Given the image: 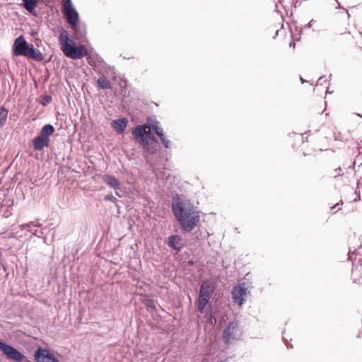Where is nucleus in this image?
<instances>
[{
    "label": "nucleus",
    "instance_id": "nucleus-23",
    "mask_svg": "<svg viewBox=\"0 0 362 362\" xmlns=\"http://www.w3.org/2000/svg\"><path fill=\"white\" fill-rule=\"evenodd\" d=\"M34 224V222L33 221H30L27 223H24V224H21L20 226V228L21 229L23 230H25V229H28L29 231H32V230L30 229V227Z\"/></svg>",
    "mask_w": 362,
    "mask_h": 362
},
{
    "label": "nucleus",
    "instance_id": "nucleus-14",
    "mask_svg": "<svg viewBox=\"0 0 362 362\" xmlns=\"http://www.w3.org/2000/svg\"><path fill=\"white\" fill-rule=\"evenodd\" d=\"M155 133L160 138V142L165 146V148H171V141L164 134L163 128H155Z\"/></svg>",
    "mask_w": 362,
    "mask_h": 362
},
{
    "label": "nucleus",
    "instance_id": "nucleus-9",
    "mask_svg": "<svg viewBox=\"0 0 362 362\" xmlns=\"http://www.w3.org/2000/svg\"><path fill=\"white\" fill-rule=\"evenodd\" d=\"M34 359L36 362H59L50 351L41 347L35 351Z\"/></svg>",
    "mask_w": 362,
    "mask_h": 362
},
{
    "label": "nucleus",
    "instance_id": "nucleus-45",
    "mask_svg": "<svg viewBox=\"0 0 362 362\" xmlns=\"http://www.w3.org/2000/svg\"><path fill=\"white\" fill-rule=\"evenodd\" d=\"M44 243H46V238H44Z\"/></svg>",
    "mask_w": 362,
    "mask_h": 362
},
{
    "label": "nucleus",
    "instance_id": "nucleus-10",
    "mask_svg": "<svg viewBox=\"0 0 362 362\" xmlns=\"http://www.w3.org/2000/svg\"><path fill=\"white\" fill-rule=\"evenodd\" d=\"M49 142V138H45L40 134L34 137L32 140L34 149L38 151H41L45 147H48Z\"/></svg>",
    "mask_w": 362,
    "mask_h": 362
},
{
    "label": "nucleus",
    "instance_id": "nucleus-29",
    "mask_svg": "<svg viewBox=\"0 0 362 362\" xmlns=\"http://www.w3.org/2000/svg\"><path fill=\"white\" fill-rule=\"evenodd\" d=\"M115 194L118 196L119 197H122V195L119 194V192L117 189H115Z\"/></svg>",
    "mask_w": 362,
    "mask_h": 362
},
{
    "label": "nucleus",
    "instance_id": "nucleus-38",
    "mask_svg": "<svg viewBox=\"0 0 362 362\" xmlns=\"http://www.w3.org/2000/svg\"><path fill=\"white\" fill-rule=\"evenodd\" d=\"M323 78V76L319 78L318 81H321Z\"/></svg>",
    "mask_w": 362,
    "mask_h": 362
},
{
    "label": "nucleus",
    "instance_id": "nucleus-42",
    "mask_svg": "<svg viewBox=\"0 0 362 362\" xmlns=\"http://www.w3.org/2000/svg\"><path fill=\"white\" fill-rule=\"evenodd\" d=\"M326 93H331L332 92H330V90H327V92H326Z\"/></svg>",
    "mask_w": 362,
    "mask_h": 362
},
{
    "label": "nucleus",
    "instance_id": "nucleus-20",
    "mask_svg": "<svg viewBox=\"0 0 362 362\" xmlns=\"http://www.w3.org/2000/svg\"><path fill=\"white\" fill-rule=\"evenodd\" d=\"M144 125H146L148 127L147 130H153L155 132V128H161L159 126V122L156 119H151L148 118L147 121V124H144Z\"/></svg>",
    "mask_w": 362,
    "mask_h": 362
},
{
    "label": "nucleus",
    "instance_id": "nucleus-27",
    "mask_svg": "<svg viewBox=\"0 0 362 362\" xmlns=\"http://www.w3.org/2000/svg\"><path fill=\"white\" fill-rule=\"evenodd\" d=\"M95 61L98 63L105 64L104 59L97 53H95Z\"/></svg>",
    "mask_w": 362,
    "mask_h": 362
},
{
    "label": "nucleus",
    "instance_id": "nucleus-41",
    "mask_svg": "<svg viewBox=\"0 0 362 362\" xmlns=\"http://www.w3.org/2000/svg\"><path fill=\"white\" fill-rule=\"evenodd\" d=\"M290 46H293V47H295V45L292 44L291 42L290 43Z\"/></svg>",
    "mask_w": 362,
    "mask_h": 362
},
{
    "label": "nucleus",
    "instance_id": "nucleus-32",
    "mask_svg": "<svg viewBox=\"0 0 362 362\" xmlns=\"http://www.w3.org/2000/svg\"><path fill=\"white\" fill-rule=\"evenodd\" d=\"M362 336V332H359L357 334V337H361Z\"/></svg>",
    "mask_w": 362,
    "mask_h": 362
},
{
    "label": "nucleus",
    "instance_id": "nucleus-39",
    "mask_svg": "<svg viewBox=\"0 0 362 362\" xmlns=\"http://www.w3.org/2000/svg\"><path fill=\"white\" fill-rule=\"evenodd\" d=\"M290 46H293V47H295V45L292 44L291 42L290 43Z\"/></svg>",
    "mask_w": 362,
    "mask_h": 362
},
{
    "label": "nucleus",
    "instance_id": "nucleus-7",
    "mask_svg": "<svg viewBox=\"0 0 362 362\" xmlns=\"http://www.w3.org/2000/svg\"><path fill=\"white\" fill-rule=\"evenodd\" d=\"M0 350L9 359L16 362H21L24 358V355L13 346L0 341Z\"/></svg>",
    "mask_w": 362,
    "mask_h": 362
},
{
    "label": "nucleus",
    "instance_id": "nucleus-19",
    "mask_svg": "<svg viewBox=\"0 0 362 362\" xmlns=\"http://www.w3.org/2000/svg\"><path fill=\"white\" fill-rule=\"evenodd\" d=\"M97 86L103 90H108L112 88L111 83L105 76H101L97 80Z\"/></svg>",
    "mask_w": 362,
    "mask_h": 362
},
{
    "label": "nucleus",
    "instance_id": "nucleus-1",
    "mask_svg": "<svg viewBox=\"0 0 362 362\" xmlns=\"http://www.w3.org/2000/svg\"><path fill=\"white\" fill-rule=\"evenodd\" d=\"M171 209L185 232H191L199 222V211L190 200L183 196L175 194L172 197Z\"/></svg>",
    "mask_w": 362,
    "mask_h": 362
},
{
    "label": "nucleus",
    "instance_id": "nucleus-21",
    "mask_svg": "<svg viewBox=\"0 0 362 362\" xmlns=\"http://www.w3.org/2000/svg\"><path fill=\"white\" fill-rule=\"evenodd\" d=\"M7 117L8 110L4 107H0V128L5 124Z\"/></svg>",
    "mask_w": 362,
    "mask_h": 362
},
{
    "label": "nucleus",
    "instance_id": "nucleus-16",
    "mask_svg": "<svg viewBox=\"0 0 362 362\" xmlns=\"http://www.w3.org/2000/svg\"><path fill=\"white\" fill-rule=\"evenodd\" d=\"M55 129L52 124L44 125L39 133V134L45 138H49L51 135L54 134Z\"/></svg>",
    "mask_w": 362,
    "mask_h": 362
},
{
    "label": "nucleus",
    "instance_id": "nucleus-22",
    "mask_svg": "<svg viewBox=\"0 0 362 362\" xmlns=\"http://www.w3.org/2000/svg\"><path fill=\"white\" fill-rule=\"evenodd\" d=\"M52 101V97L49 95H45L41 101L43 106H47Z\"/></svg>",
    "mask_w": 362,
    "mask_h": 362
},
{
    "label": "nucleus",
    "instance_id": "nucleus-17",
    "mask_svg": "<svg viewBox=\"0 0 362 362\" xmlns=\"http://www.w3.org/2000/svg\"><path fill=\"white\" fill-rule=\"evenodd\" d=\"M104 182L110 187L117 189L119 185V181L112 175H105L104 176Z\"/></svg>",
    "mask_w": 362,
    "mask_h": 362
},
{
    "label": "nucleus",
    "instance_id": "nucleus-36",
    "mask_svg": "<svg viewBox=\"0 0 362 362\" xmlns=\"http://www.w3.org/2000/svg\"><path fill=\"white\" fill-rule=\"evenodd\" d=\"M300 136H301V139H302V141H303V139H304V134H300Z\"/></svg>",
    "mask_w": 362,
    "mask_h": 362
},
{
    "label": "nucleus",
    "instance_id": "nucleus-33",
    "mask_svg": "<svg viewBox=\"0 0 362 362\" xmlns=\"http://www.w3.org/2000/svg\"><path fill=\"white\" fill-rule=\"evenodd\" d=\"M228 359H229V358H227L226 360L220 361L218 362H228Z\"/></svg>",
    "mask_w": 362,
    "mask_h": 362
},
{
    "label": "nucleus",
    "instance_id": "nucleus-34",
    "mask_svg": "<svg viewBox=\"0 0 362 362\" xmlns=\"http://www.w3.org/2000/svg\"><path fill=\"white\" fill-rule=\"evenodd\" d=\"M149 308H151V309H155L156 307L155 305H148Z\"/></svg>",
    "mask_w": 362,
    "mask_h": 362
},
{
    "label": "nucleus",
    "instance_id": "nucleus-13",
    "mask_svg": "<svg viewBox=\"0 0 362 362\" xmlns=\"http://www.w3.org/2000/svg\"><path fill=\"white\" fill-rule=\"evenodd\" d=\"M128 124V119L126 117L114 119L111 122L112 127L117 134H123Z\"/></svg>",
    "mask_w": 362,
    "mask_h": 362
},
{
    "label": "nucleus",
    "instance_id": "nucleus-25",
    "mask_svg": "<svg viewBox=\"0 0 362 362\" xmlns=\"http://www.w3.org/2000/svg\"><path fill=\"white\" fill-rule=\"evenodd\" d=\"M104 199L106 201H111L115 204L117 202V199L116 197H115L112 194H107L105 196Z\"/></svg>",
    "mask_w": 362,
    "mask_h": 362
},
{
    "label": "nucleus",
    "instance_id": "nucleus-28",
    "mask_svg": "<svg viewBox=\"0 0 362 362\" xmlns=\"http://www.w3.org/2000/svg\"><path fill=\"white\" fill-rule=\"evenodd\" d=\"M33 226H34L35 227H41L42 224L40 222H36V223L34 222V224Z\"/></svg>",
    "mask_w": 362,
    "mask_h": 362
},
{
    "label": "nucleus",
    "instance_id": "nucleus-44",
    "mask_svg": "<svg viewBox=\"0 0 362 362\" xmlns=\"http://www.w3.org/2000/svg\"><path fill=\"white\" fill-rule=\"evenodd\" d=\"M331 77H332V74H329V79H330V78H331Z\"/></svg>",
    "mask_w": 362,
    "mask_h": 362
},
{
    "label": "nucleus",
    "instance_id": "nucleus-11",
    "mask_svg": "<svg viewBox=\"0 0 362 362\" xmlns=\"http://www.w3.org/2000/svg\"><path fill=\"white\" fill-rule=\"evenodd\" d=\"M181 241L182 238L180 235H172L168 238L166 243L169 247L178 252L183 247V245L182 244Z\"/></svg>",
    "mask_w": 362,
    "mask_h": 362
},
{
    "label": "nucleus",
    "instance_id": "nucleus-31",
    "mask_svg": "<svg viewBox=\"0 0 362 362\" xmlns=\"http://www.w3.org/2000/svg\"><path fill=\"white\" fill-rule=\"evenodd\" d=\"M300 80L301 81L302 83H304L306 82V80H305L304 78H303L301 76H300Z\"/></svg>",
    "mask_w": 362,
    "mask_h": 362
},
{
    "label": "nucleus",
    "instance_id": "nucleus-4",
    "mask_svg": "<svg viewBox=\"0 0 362 362\" xmlns=\"http://www.w3.org/2000/svg\"><path fill=\"white\" fill-rule=\"evenodd\" d=\"M13 53L15 56H23L36 62L44 59L43 54L31 43H28L23 35L18 37L13 45Z\"/></svg>",
    "mask_w": 362,
    "mask_h": 362
},
{
    "label": "nucleus",
    "instance_id": "nucleus-6",
    "mask_svg": "<svg viewBox=\"0 0 362 362\" xmlns=\"http://www.w3.org/2000/svg\"><path fill=\"white\" fill-rule=\"evenodd\" d=\"M215 287L209 281H204L200 286L199 296L196 301L197 310L200 314H204L207 304L209 303Z\"/></svg>",
    "mask_w": 362,
    "mask_h": 362
},
{
    "label": "nucleus",
    "instance_id": "nucleus-18",
    "mask_svg": "<svg viewBox=\"0 0 362 362\" xmlns=\"http://www.w3.org/2000/svg\"><path fill=\"white\" fill-rule=\"evenodd\" d=\"M204 317L205 319L206 323L210 325H214L216 323V318L212 315L211 308H207L205 310Z\"/></svg>",
    "mask_w": 362,
    "mask_h": 362
},
{
    "label": "nucleus",
    "instance_id": "nucleus-30",
    "mask_svg": "<svg viewBox=\"0 0 362 362\" xmlns=\"http://www.w3.org/2000/svg\"><path fill=\"white\" fill-rule=\"evenodd\" d=\"M313 22V20H311L308 24H307V27L308 28H310L312 26V23Z\"/></svg>",
    "mask_w": 362,
    "mask_h": 362
},
{
    "label": "nucleus",
    "instance_id": "nucleus-3",
    "mask_svg": "<svg viewBox=\"0 0 362 362\" xmlns=\"http://www.w3.org/2000/svg\"><path fill=\"white\" fill-rule=\"evenodd\" d=\"M59 42L61 46V50L64 54L72 59H79L88 54V52L83 45H74L67 31L62 29L59 35Z\"/></svg>",
    "mask_w": 362,
    "mask_h": 362
},
{
    "label": "nucleus",
    "instance_id": "nucleus-26",
    "mask_svg": "<svg viewBox=\"0 0 362 362\" xmlns=\"http://www.w3.org/2000/svg\"><path fill=\"white\" fill-rule=\"evenodd\" d=\"M31 232L33 233V234L34 235L37 236V238H41V237H42V235H43V233H43V231H42V230H37V229H36V230H33V231L32 230Z\"/></svg>",
    "mask_w": 362,
    "mask_h": 362
},
{
    "label": "nucleus",
    "instance_id": "nucleus-35",
    "mask_svg": "<svg viewBox=\"0 0 362 362\" xmlns=\"http://www.w3.org/2000/svg\"><path fill=\"white\" fill-rule=\"evenodd\" d=\"M356 116L359 117H362V115L359 114V113H356L355 114Z\"/></svg>",
    "mask_w": 362,
    "mask_h": 362
},
{
    "label": "nucleus",
    "instance_id": "nucleus-43",
    "mask_svg": "<svg viewBox=\"0 0 362 362\" xmlns=\"http://www.w3.org/2000/svg\"><path fill=\"white\" fill-rule=\"evenodd\" d=\"M35 34H36V33L32 32V35H34Z\"/></svg>",
    "mask_w": 362,
    "mask_h": 362
},
{
    "label": "nucleus",
    "instance_id": "nucleus-2",
    "mask_svg": "<svg viewBox=\"0 0 362 362\" xmlns=\"http://www.w3.org/2000/svg\"><path fill=\"white\" fill-rule=\"evenodd\" d=\"M147 128L146 125H137L133 129L132 134L144 152L153 155L158 150L160 144L154 134Z\"/></svg>",
    "mask_w": 362,
    "mask_h": 362
},
{
    "label": "nucleus",
    "instance_id": "nucleus-8",
    "mask_svg": "<svg viewBox=\"0 0 362 362\" xmlns=\"http://www.w3.org/2000/svg\"><path fill=\"white\" fill-rule=\"evenodd\" d=\"M245 284L235 286L233 288L231 292L233 302L240 306L244 304L245 302V297L246 296L247 288L245 286Z\"/></svg>",
    "mask_w": 362,
    "mask_h": 362
},
{
    "label": "nucleus",
    "instance_id": "nucleus-15",
    "mask_svg": "<svg viewBox=\"0 0 362 362\" xmlns=\"http://www.w3.org/2000/svg\"><path fill=\"white\" fill-rule=\"evenodd\" d=\"M40 0H22L23 8L30 13H34L35 7Z\"/></svg>",
    "mask_w": 362,
    "mask_h": 362
},
{
    "label": "nucleus",
    "instance_id": "nucleus-24",
    "mask_svg": "<svg viewBox=\"0 0 362 362\" xmlns=\"http://www.w3.org/2000/svg\"><path fill=\"white\" fill-rule=\"evenodd\" d=\"M88 62L90 66H95V53L91 55H89L88 57Z\"/></svg>",
    "mask_w": 362,
    "mask_h": 362
},
{
    "label": "nucleus",
    "instance_id": "nucleus-37",
    "mask_svg": "<svg viewBox=\"0 0 362 362\" xmlns=\"http://www.w3.org/2000/svg\"><path fill=\"white\" fill-rule=\"evenodd\" d=\"M337 205H339V203H337L334 206L332 207V209L335 208Z\"/></svg>",
    "mask_w": 362,
    "mask_h": 362
},
{
    "label": "nucleus",
    "instance_id": "nucleus-12",
    "mask_svg": "<svg viewBox=\"0 0 362 362\" xmlns=\"http://www.w3.org/2000/svg\"><path fill=\"white\" fill-rule=\"evenodd\" d=\"M236 329L237 323L235 322H230L223 332V339L225 343H230V340L233 338Z\"/></svg>",
    "mask_w": 362,
    "mask_h": 362
},
{
    "label": "nucleus",
    "instance_id": "nucleus-5",
    "mask_svg": "<svg viewBox=\"0 0 362 362\" xmlns=\"http://www.w3.org/2000/svg\"><path fill=\"white\" fill-rule=\"evenodd\" d=\"M62 11L65 16L66 23L74 31L76 38L83 37L86 34L85 28L78 25L79 15L74 8L71 0H66L62 4Z\"/></svg>",
    "mask_w": 362,
    "mask_h": 362
},
{
    "label": "nucleus",
    "instance_id": "nucleus-40",
    "mask_svg": "<svg viewBox=\"0 0 362 362\" xmlns=\"http://www.w3.org/2000/svg\"><path fill=\"white\" fill-rule=\"evenodd\" d=\"M290 46H293V47H295V45L292 44L291 42L290 43Z\"/></svg>",
    "mask_w": 362,
    "mask_h": 362
}]
</instances>
